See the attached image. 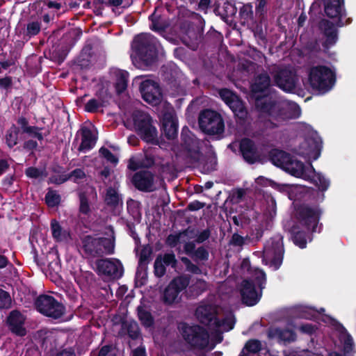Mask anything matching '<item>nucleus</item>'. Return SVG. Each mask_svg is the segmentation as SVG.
Wrapping results in <instances>:
<instances>
[{
	"label": "nucleus",
	"mask_w": 356,
	"mask_h": 356,
	"mask_svg": "<svg viewBox=\"0 0 356 356\" xmlns=\"http://www.w3.org/2000/svg\"><path fill=\"white\" fill-rule=\"evenodd\" d=\"M162 127L165 136L173 139L177 135V121L172 108L168 109L161 116Z\"/></svg>",
	"instance_id": "21"
},
{
	"label": "nucleus",
	"mask_w": 356,
	"mask_h": 356,
	"mask_svg": "<svg viewBox=\"0 0 356 356\" xmlns=\"http://www.w3.org/2000/svg\"><path fill=\"white\" fill-rule=\"evenodd\" d=\"M81 143L79 147L81 152H86L91 149L95 145L97 141V136L95 131L88 127L81 129Z\"/></svg>",
	"instance_id": "28"
},
{
	"label": "nucleus",
	"mask_w": 356,
	"mask_h": 356,
	"mask_svg": "<svg viewBox=\"0 0 356 356\" xmlns=\"http://www.w3.org/2000/svg\"><path fill=\"white\" fill-rule=\"evenodd\" d=\"M269 339H277L279 341L291 342L296 339V334L291 330H282L278 327H270L268 331Z\"/></svg>",
	"instance_id": "27"
},
{
	"label": "nucleus",
	"mask_w": 356,
	"mask_h": 356,
	"mask_svg": "<svg viewBox=\"0 0 356 356\" xmlns=\"http://www.w3.org/2000/svg\"><path fill=\"white\" fill-rule=\"evenodd\" d=\"M210 234L211 233L209 229L202 231L196 236L195 241L198 243H203L209 238Z\"/></svg>",
	"instance_id": "60"
},
{
	"label": "nucleus",
	"mask_w": 356,
	"mask_h": 356,
	"mask_svg": "<svg viewBox=\"0 0 356 356\" xmlns=\"http://www.w3.org/2000/svg\"><path fill=\"white\" fill-rule=\"evenodd\" d=\"M140 91L143 99L147 103L157 106L161 102L162 94L157 82L146 79L140 83Z\"/></svg>",
	"instance_id": "18"
},
{
	"label": "nucleus",
	"mask_w": 356,
	"mask_h": 356,
	"mask_svg": "<svg viewBox=\"0 0 356 356\" xmlns=\"http://www.w3.org/2000/svg\"><path fill=\"white\" fill-rule=\"evenodd\" d=\"M17 124L20 127L23 133L26 131L31 126L29 125L28 120L24 117H20L17 120Z\"/></svg>",
	"instance_id": "64"
},
{
	"label": "nucleus",
	"mask_w": 356,
	"mask_h": 356,
	"mask_svg": "<svg viewBox=\"0 0 356 356\" xmlns=\"http://www.w3.org/2000/svg\"><path fill=\"white\" fill-rule=\"evenodd\" d=\"M257 108L261 113L258 122V137L268 136L284 122L300 116L301 109L295 102L284 99L265 97L257 99Z\"/></svg>",
	"instance_id": "2"
},
{
	"label": "nucleus",
	"mask_w": 356,
	"mask_h": 356,
	"mask_svg": "<svg viewBox=\"0 0 356 356\" xmlns=\"http://www.w3.org/2000/svg\"><path fill=\"white\" fill-rule=\"evenodd\" d=\"M177 264L175 255L173 253H166L159 255L154 261V274L158 277H163L166 271V266L175 268Z\"/></svg>",
	"instance_id": "25"
},
{
	"label": "nucleus",
	"mask_w": 356,
	"mask_h": 356,
	"mask_svg": "<svg viewBox=\"0 0 356 356\" xmlns=\"http://www.w3.org/2000/svg\"><path fill=\"white\" fill-rule=\"evenodd\" d=\"M129 337L134 339H137L140 335V332L136 323L130 324L128 329Z\"/></svg>",
	"instance_id": "59"
},
{
	"label": "nucleus",
	"mask_w": 356,
	"mask_h": 356,
	"mask_svg": "<svg viewBox=\"0 0 356 356\" xmlns=\"http://www.w3.org/2000/svg\"><path fill=\"white\" fill-rule=\"evenodd\" d=\"M285 171L294 177L310 181L322 192L327 191L330 186L329 179L321 173L316 172L311 163L305 165L302 162L293 159L292 156L286 167Z\"/></svg>",
	"instance_id": "7"
},
{
	"label": "nucleus",
	"mask_w": 356,
	"mask_h": 356,
	"mask_svg": "<svg viewBox=\"0 0 356 356\" xmlns=\"http://www.w3.org/2000/svg\"><path fill=\"white\" fill-rule=\"evenodd\" d=\"M13 80L10 76H6L0 79V88L3 89H8L12 86Z\"/></svg>",
	"instance_id": "63"
},
{
	"label": "nucleus",
	"mask_w": 356,
	"mask_h": 356,
	"mask_svg": "<svg viewBox=\"0 0 356 356\" xmlns=\"http://www.w3.org/2000/svg\"><path fill=\"white\" fill-rule=\"evenodd\" d=\"M132 182L136 188L142 191L150 192L156 189L154 176L147 170L136 172L132 178Z\"/></svg>",
	"instance_id": "20"
},
{
	"label": "nucleus",
	"mask_w": 356,
	"mask_h": 356,
	"mask_svg": "<svg viewBox=\"0 0 356 356\" xmlns=\"http://www.w3.org/2000/svg\"><path fill=\"white\" fill-rule=\"evenodd\" d=\"M324 3L325 13L327 17L333 19L330 22L323 19L320 23V29L325 37L323 47L329 48L337 41V30L336 26H342L347 24L343 22L346 13L343 0H322Z\"/></svg>",
	"instance_id": "4"
},
{
	"label": "nucleus",
	"mask_w": 356,
	"mask_h": 356,
	"mask_svg": "<svg viewBox=\"0 0 356 356\" xmlns=\"http://www.w3.org/2000/svg\"><path fill=\"white\" fill-rule=\"evenodd\" d=\"M86 174L82 169L77 168L73 170L72 172L67 175V177H63L60 179L58 183H64L65 181L71 179L74 182H79L85 178Z\"/></svg>",
	"instance_id": "43"
},
{
	"label": "nucleus",
	"mask_w": 356,
	"mask_h": 356,
	"mask_svg": "<svg viewBox=\"0 0 356 356\" xmlns=\"http://www.w3.org/2000/svg\"><path fill=\"white\" fill-rule=\"evenodd\" d=\"M193 231L187 229L178 234H170L167 238V243L170 246L175 247L178 243L185 242L186 240H190L193 238Z\"/></svg>",
	"instance_id": "34"
},
{
	"label": "nucleus",
	"mask_w": 356,
	"mask_h": 356,
	"mask_svg": "<svg viewBox=\"0 0 356 356\" xmlns=\"http://www.w3.org/2000/svg\"><path fill=\"white\" fill-rule=\"evenodd\" d=\"M40 24L38 22H31L26 27V34L29 36L37 35L40 31Z\"/></svg>",
	"instance_id": "53"
},
{
	"label": "nucleus",
	"mask_w": 356,
	"mask_h": 356,
	"mask_svg": "<svg viewBox=\"0 0 356 356\" xmlns=\"http://www.w3.org/2000/svg\"><path fill=\"white\" fill-rule=\"evenodd\" d=\"M181 139L185 149L188 153L199 154V141L186 127L181 131Z\"/></svg>",
	"instance_id": "26"
},
{
	"label": "nucleus",
	"mask_w": 356,
	"mask_h": 356,
	"mask_svg": "<svg viewBox=\"0 0 356 356\" xmlns=\"http://www.w3.org/2000/svg\"><path fill=\"white\" fill-rule=\"evenodd\" d=\"M207 288V283L202 280H197L195 284L189 286V289L195 296H197L204 291Z\"/></svg>",
	"instance_id": "50"
},
{
	"label": "nucleus",
	"mask_w": 356,
	"mask_h": 356,
	"mask_svg": "<svg viewBox=\"0 0 356 356\" xmlns=\"http://www.w3.org/2000/svg\"><path fill=\"white\" fill-rule=\"evenodd\" d=\"M255 182L257 184L262 186H271L272 188L277 190L282 191L284 188V185H280L279 184L275 183L271 179H267L263 176H260L255 179Z\"/></svg>",
	"instance_id": "44"
},
{
	"label": "nucleus",
	"mask_w": 356,
	"mask_h": 356,
	"mask_svg": "<svg viewBox=\"0 0 356 356\" xmlns=\"http://www.w3.org/2000/svg\"><path fill=\"white\" fill-rule=\"evenodd\" d=\"M115 78V89L118 94L123 92L127 87L129 73L122 70L114 69L111 72Z\"/></svg>",
	"instance_id": "30"
},
{
	"label": "nucleus",
	"mask_w": 356,
	"mask_h": 356,
	"mask_svg": "<svg viewBox=\"0 0 356 356\" xmlns=\"http://www.w3.org/2000/svg\"><path fill=\"white\" fill-rule=\"evenodd\" d=\"M307 74V83L312 90L318 95L329 92L336 81L335 72L332 68L322 65H310L306 69Z\"/></svg>",
	"instance_id": "6"
},
{
	"label": "nucleus",
	"mask_w": 356,
	"mask_h": 356,
	"mask_svg": "<svg viewBox=\"0 0 356 356\" xmlns=\"http://www.w3.org/2000/svg\"><path fill=\"white\" fill-rule=\"evenodd\" d=\"M97 273L108 279H119L123 274V266L116 259H99L96 262Z\"/></svg>",
	"instance_id": "17"
},
{
	"label": "nucleus",
	"mask_w": 356,
	"mask_h": 356,
	"mask_svg": "<svg viewBox=\"0 0 356 356\" xmlns=\"http://www.w3.org/2000/svg\"><path fill=\"white\" fill-rule=\"evenodd\" d=\"M142 166L139 156H132L129 161L128 168L132 170H136Z\"/></svg>",
	"instance_id": "56"
},
{
	"label": "nucleus",
	"mask_w": 356,
	"mask_h": 356,
	"mask_svg": "<svg viewBox=\"0 0 356 356\" xmlns=\"http://www.w3.org/2000/svg\"><path fill=\"white\" fill-rule=\"evenodd\" d=\"M26 175L30 178H38L42 175V171L34 167H29L26 170Z\"/></svg>",
	"instance_id": "57"
},
{
	"label": "nucleus",
	"mask_w": 356,
	"mask_h": 356,
	"mask_svg": "<svg viewBox=\"0 0 356 356\" xmlns=\"http://www.w3.org/2000/svg\"><path fill=\"white\" fill-rule=\"evenodd\" d=\"M283 236L275 234L265 244L262 262L273 270H277L282 265L284 256Z\"/></svg>",
	"instance_id": "10"
},
{
	"label": "nucleus",
	"mask_w": 356,
	"mask_h": 356,
	"mask_svg": "<svg viewBox=\"0 0 356 356\" xmlns=\"http://www.w3.org/2000/svg\"><path fill=\"white\" fill-rule=\"evenodd\" d=\"M26 318L17 310L12 311L7 318V323L12 332L18 336L26 335V331L24 327Z\"/></svg>",
	"instance_id": "23"
},
{
	"label": "nucleus",
	"mask_w": 356,
	"mask_h": 356,
	"mask_svg": "<svg viewBox=\"0 0 356 356\" xmlns=\"http://www.w3.org/2000/svg\"><path fill=\"white\" fill-rule=\"evenodd\" d=\"M270 78L266 73L261 74L255 78L251 88L255 95L256 102L258 99H261L265 97H273L272 96L269 97L266 95V92L270 86Z\"/></svg>",
	"instance_id": "22"
},
{
	"label": "nucleus",
	"mask_w": 356,
	"mask_h": 356,
	"mask_svg": "<svg viewBox=\"0 0 356 356\" xmlns=\"http://www.w3.org/2000/svg\"><path fill=\"white\" fill-rule=\"evenodd\" d=\"M35 305L38 311L54 319L60 318L65 313L64 305L58 302L54 297L47 295L38 298Z\"/></svg>",
	"instance_id": "16"
},
{
	"label": "nucleus",
	"mask_w": 356,
	"mask_h": 356,
	"mask_svg": "<svg viewBox=\"0 0 356 356\" xmlns=\"http://www.w3.org/2000/svg\"><path fill=\"white\" fill-rule=\"evenodd\" d=\"M134 125L135 131L143 140L153 145L159 143L157 129L153 126L149 115L141 112L136 113L134 115Z\"/></svg>",
	"instance_id": "12"
},
{
	"label": "nucleus",
	"mask_w": 356,
	"mask_h": 356,
	"mask_svg": "<svg viewBox=\"0 0 356 356\" xmlns=\"http://www.w3.org/2000/svg\"><path fill=\"white\" fill-rule=\"evenodd\" d=\"M270 210L268 214V219L271 220L276 215V202L274 198L271 197L269 202Z\"/></svg>",
	"instance_id": "61"
},
{
	"label": "nucleus",
	"mask_w": 356,
	"mask_h": 356,
	"mask_svg": "<svg viewBox=\"0 0 356 356\" xmlns=\"http://www.w3.org/2000/svg\"><path fill=\"white\" fill-rule=\"evenodd\" d=\"M270 74L274 85L287 92H293L299 81L296 69L290 65H275Z\"/></svg>",
	"instance_id": "11"
},
{
	"label": "nucleus",
	"mask_w": 356,
	"mask_h": 356,
	"mask_svg": "<svg viewBox=\"0 0 356 356\" xmlns=\"http://www.w3.org/2000/svg\"><path fill=\"white\" fill-rule=\"evenodd\" d=\"M323 321L332 326L336 332V336L339 338L340 346L342 348L345 354H349L354 350V343L353 338L348 333L345 327L339 322L330 316H326Z\"/></svg>",
	"instance_id": "19"
},
{
	"label": "nucleus",
	"mask_w": 356,
	"mask_h": 356,
	"mask_svg": "<svg viewBox=\"0 0 356 356\" xmlns=\"http://www.w3.org/2000/svg\"><path fill=\"white\" fill-rule=\"evenodd\" d=\"M149 19L151 21L149 27L154 31L161 32L164 31L168 26V22L160 15H158L156 11L149 17Z\"/></svg>",
	"instance_id": "37"
},
{
	"label": "nucleus",
	"mask_w": 356,
	"mask_h": 356,
	"mask_svg": "<svg viewBox=\"0 0 356 356\" xmlns=\"http://www.w3.org/2000/svg\"><path fill=\"white\" fill-rule=\"evenodd\" d=\"M291 156L284 151L275 149L272 151L270 154V160L272 163L283 170H286V167L290 161Z\"/></svg>",
	"instance_id": "31"
},
{
	"label": "nucleus",
	"mask_w": 356,
	"mask_h": 356,
	"mask_svg": "<svg viewBox=\"0 0 356 356\" xmlns=\"http://www.w3.org/2000/svg\"><path fill=\"white\" fill-rule=\"evenodd\" d=\"M51 230L53 238L58 242L66 241L70 238V232L63 229L56 220L51 221Z\"/></svg>",
	"instance_id": "32"
},
{
	"label": "nucleus",
	"mask_w": 356,
	"mask_h": 356,
	"mask_svg": "<svg viewBox=\"0 0 356 356\" xmlns=\"http://www.w3.org/2000/svg\"><path fill=\"white\" fill-rule=\"evenodd\" d=\"M215 12L220 15L222 19H226L234 15L236 13V8L234 4L228 1H225L223 7L221 8L219 3H215Z\"/></svg>",
	"instance_id": "35"
},
{
	"label": "nucleus",
	"mask_w": 356,
	"mask_h": 356,
	"mask_svg": "<svg viewBox=\"0 0 356 356\" xmlns=\"http://www.w3.org/2000/svg\"><path fill=\"white\" fill-rule=\"evenodd\" d=\"M119 196L115 188H108L106 191L105 202L108 205L115 206L119 202Z\"/></svg>",
	"instance_id": "46"
},
{
	"label": "nucleus",
	"mask_w": 356,
	"mask_h": 356,
	"mask_svg": "<svg viewBox=\"0 0 356 356\" xmlns=\"http://www.w3.org/2000/svg\"><path fill=\"white\" fill-rule=\"evenodd\" d=\"M298 312V316L300 318H306V319H315L316 316L321 312H324L323 308H321V311H315L312 307H299L296 309Z\"/></svg>",
	"instance_id": "39"
},
{
	"label": "nucleus",
	"mask_w": 356,
	"mask_h": 356,
	"mask_svg": "<svg viewBox=\"0 0 356 356\" xmlns=\"http://www.w3.org/2000/svg\"><path fill=\"white\" fill-rule=\"evenodd\" d=\"M160 47L156 38L150 33L136 35L132 42L131 58L133 64L139 69H145L152 65L156 58Z\"/></svg>",
	"instance_id": "5"
},
{
	"label": "nucleus",
	"mask_w": 356,
	"mask_h": 356,
	"mask_svg": "<svg viewBox=\"0 0 356 356\" xmlns=\"http://www.w3.org/2000/svg\"><path fill=\"white\" fill-rule=\"evenodd\" d=\"M227 105L230 108L234 115L240 119H243L246 116L247 111L242 102L236 95Z\"/></svg>",
	"instance_id": "36"
},
{
	"label": "nucleus",
	"mask_w": 356,
	"mask_h": 356,
	"mask_svg": "<svg viewBox=\"0 0 356 356\" xmlns=\"http://www.w3.org/2000/svg\"><path fill=\"white\" fill-rule=\"evenodd\" d=\"M179 36L182 42L189 45L191 41L197 39V33L194 26L188 22H185L181 26Z\"/></svg>",
	"instance_id": "33"
},
{
	"label": "nucleus",
	"mask_w": 356,
	"mask_h": 356,
	"mask_svg": "<svg viewBox=\"0 0 356 356\" xmlns=\"http://www.w3.org/2000/svg\"><path fill=\"white\" fill-rule=\"evenodd\" d=\"M82 248L87 256L92 257L113 254L115 249V236L113 228H108L107 238L86 236L82 241Z\"/></svg>",
	"instance_id": "9"
},
{
	"label": "nucleus",
	"mask_w": 356,
	"mask_h": 356,
	"mask_svg": "<svg viewBox=\"0 0 356 356\" xmlns=\"http://www.w3.org/2000/svg\"><path fill=\"white\" fill-rule=\"evenodd\" d=\"M138 316L141 323L146 327H150L154 324V318L151 313L144 307H138Z\"/></svg>",
	"instance_id": "38"
},
{
	"label": "nucleus",
	"mask_w": 356,
	"mask_h": 356,
	"mask_svg": "<svg viewBox=\"0 0 356 356\" xmlns=\"http://www.w3.org/2000/svg\"><path fill=\"white\" fill-rule=\"evenodd\" d=\"M239 15L243 23L248 22L253 19L252 6L250 3L244 4L240 9Z\"/></svg>",
	"instance_id": "42"
},
{
	"label": "nucleus",
	"mask_w": 356,
	"mask_h": 356,
	"mask_svg": "<svg viewBox=\"0 0 356 356\" xmlns=\"http://www.w3.org/2000/svg\"><path fill=\"white\" fill-rule=\"evenodd\" d=\"M45 202L49 207H55L59 204L60 196L55 191H49L45 195Z\"/></svg>",
	"instance_id": "45"
},
{
	"label": "nucleus",
	"mask_w": 356,
	"mask_h": 356,
	"mask_svg": "<svg viewBox=\"0 0 356 356\" xmlns=\"http://www.w3.org/2000/svg\"><path fill=\"white\" fill-rule=\"evenodd\" d=\"M252 278L243 280L238 287L242 301L248 306L255 305L259 301L266 282L265 273L259 268L254 270Z\"/></svg>",
	"instance_id": "8"
},
{
	"label": "nucleus",
	"mask_w": 356,
	"mask_h": 356,
	"mask_svg": "<svg viewBox=\"0 0 356 356\" xmlns=\"http://www.w3.org/2000/svg\"><path fill=\"white\" fill-rule=\"evenodd\" d=\"M241 153L244 160L249 163L258 161L260 154L254 143L248 138H243L239 144Z\"/></svg>",
	"instance_id": "24"
},
{
	"label": "nucleus",
	"mask_w": 356,
	"mask_h": 356,
	"mask_svg": "<svg viewBox=\"0 0 356 356\" xmlns=\"http://www.w3.org/2000/svg\"><path fill=\"white\" fill-rule=\"evenodd\" d=\"M299 330L303 333L312 334L314 332L316 327L311 323H306L300 326Z\"/></svg>",
	"instance_id": "62"
},
{
	"label": "nucleus",
	"mask_w": 356,
	"mask_h": 356,
	"mask_svg": "<svg viewBox=\"0 0 356 356\" xmlns=\"http://www.w3.org/2000/svg\"><path fill=\"white\" fill-rule=\"evenodd\" d=\"M99 153L109 162L116 164L118 162V158L108 149L102 147Z\"/></svg>",
	"instance_id": "54"
},
{
	"label": "nucleus",
	"mask_w": 356,
	"mask_h": 356,
	"mask_svg": "<svg viewBox=\"0 0 356 356\" xmlns=\"http://www.w3.org/2000/svg\"><path fill=\"white\" fill-rule=\"evenodd\" d=\"M261 343L260 341L257 339L249 340L246 343L242 351L244 353L251 356V354L257 353L261 349Z\"/></svg>",
	"instance_id": "41"
},
{
	"label": "nucleus",
	"mask_w": 356,
	"mask_h": 356,
	"mask_svg": "<svg viewBox=\"0 0 356 356\" xmlns=\"http://www.w3.org/2000/svg\"><path fill=\"white\" fill-rule=\"evenodd\" d=\"M321 210L318 206L302 205L297 210L298 225L291 228L293 243L300 248L306 247L307 241L312 238L311 232H320L322 225H319Z\"/></svg>",
	"instance_id": "3"
},
{
	"label": "nucleus",
	"mask_w": 356,
	"mask_h": 356,
	"mask_svg": "<svg viewBox=\"0 0 356 356\" xmlns=\"http://www.w3.org/2000/svg\"><path fill=\"white\" fill-rule=\"evenodd\" d=\"M190 277L181 275L175 277L165 288L163 300L167 305L178 303L181 300V293L189 286Z\"/></svg>",
	"instance_id": "15"
},
{
	"label": "nucleus",
	"mask_w": 356,
	"mask_h": 356,
	"mask_svg": "<svg viewBox=\"0 0 356 356\" xmlns=\"http://www.w3.org/2000/svg\"><path fill=\"white\" fill-rule=\"evenodd\" d=\"M302 126L305 131V143L307 145V147H300L298 154L305 158L316 160L321 154L322 140L311 126L306 124H302Z\"/></svg>",
	"instance_id": "13"
},
{
	"label": "nucleus",
	"mask_w": 356,
	"mask_h": 356,
	"mask_svg": "<svg viewBox=\"0 0 356 356\" xmlns=\"http://www.w3.org/2000/svg\"><path fill=\"white\" fill-rule=\"evenodd\" d=\"M101 106H103V101L91 99L86 103L85 109L88 112H95Z\"/></svg>",
	"instance_id": "51"
},
{
	"label": "nucleus",
	"mask_w": 356,
	"mask_h": 356,
	"mask_svg": "<svg viewBox=\"0 0 356 356\" xmlns=\"http://www.w3.org/2000/svg\"><path fill=\"white\" fill-rule=\"evenodd\" d=\"M11 304L12 299L9 293L0 289V309H8Z\"/></svg>",
	"instance_id": "48"
},
{
	"label": "nucleus",
	"mask_w": 356,
	"mask_h": 356,
	"mask_svg": "<svg viewBox=\"0 0 356 356\" xmlns=\"http://www.w3.org/2000/svg\"><path fill=\"white\" fill-rule=\"evenodd\" d=\"M218 308L209 302H202L197 307L195 316L201 323L207 325L215 337V343L209 342L208 332L199 325H189L185 323L179 325L186 341L192 346L200 348L213 349L216 343L222 341V333L234 328L236 320L232 312H229L223 318L217 317Z\"/></svg>",
	"instance_id": "1"
},
{
	"label": "nucleus",
	"mask_w": 356,
	"mask_h": 356,
	"mask_svg": "<svg viewBox=\"0 0 356 356\" xmlns=\"http://www.w3.org/2000/svg\"><path fill=\"white\" fill-rule=\"evenodd\" d=\"M128 212L134 218H138L140 216V203L134 200H129L127 202Z\"/></svg>",
	"instance_id": "47"
},
{
	"label": "nucleus",
	"mask_w": 356,
	"mask_h": 356,
	"mask_svg": "<svg viewBox=\"0 0 356 356\" xmlns=\"http://www.w3.org/2000/svg\"><path fill=\"white\" fill-rule=\"evenodd\" d=\"M41 130V128L35 126H31L27 130H26L24 133L28 134L29 136L35 138L41 141L43 140V136Z\"/></svg>",
	"instance_id": "52"
},
{
	"label": "nucleus",
	"mask_w": 356,
	"mask_h": 356,
	"mask_svg": "<svg viewBox=\"0 0 356 356\" xmlns=\"http://www.w3.org/2000/svg\"><path fill=\"white\" fill-rule=\"evenodd\" d=\"M209 256L208 250L204 247H200L194 252L192 258L195 261H203L208 260Z\"/></svg>",
	"instance_id": "49"
},
{
	"label": "nucleus",
	"mask_w": 356,
	"mask_h": 356,
	"mask_svg": "<svg viewBox=\"0 0 356 356\" xmlns=\"http://www.w3.org/2000/svg\"><path fill=\"white\" fill-rule=\"evenodd\" d=\"M200 129L210 135L221 134L224 131L225 125L221 115L217 112L207 109L202 111L199 116Z\"/></svg>",
	"instance_id": "14"
},
{
	"label": "nucleus",
	"mask_w": 356,
	"mask_h": 356,
	"mask_svg": "<svg viewBox=\"0 0 356 356\" xmlns=\"http://www.w3.org/2000/svg\"><path fill=\"white\" fill-rule=\"evenodd\" d=\"M188 240H186L184 245V252L190 257H192L193 255L194 252L196 250L195 245L194 242L187 241Z\"/></svg>",
	"instance_id": "58"
},
{
	"label": "nucleus",
	"mask_w": 356,
	"mask_h": 356,
	"mask_svg": "<svg viewBox=\"0 0 356 356\" xmlns=\"http://www.w3.org/2000/svg\"><path fill=\"white\" fill-rule=\"evenodd\" d=\"M96 197L95 189L90 188L87 193L79 194V214L89 216L91 213L90 203Z\"/></svg>",
	"instance_id": "29"
},
{
	"label": "nucleus",
	"mask_w": 356,
	"mask_h": 356,
	"mask_svg": "<svg viewBox=\"0 0 356 356\" xmlns=\"http://www.w3.org/2000/svg\"><path fill=\"white\" fill-rule=\"evenodd\" d=\"M219 94L221 99L225 102L226 104H227L236 96L235 94H234L228 89L220 90Z\"/></svg>",
	"instance_id": "55"
},
{
	"label": "nucleus",
	"mask_w": 356,
	"mask_h": 356,
	"mask_svg": "<svg viewBox=\"0 0 356 356\" xmlns=\"http://www.w3.org/2000/svg\"><path fill=\"white\" fill-rule=\"evenodd\" d=\"M19 129L13 125L7 131L6 135V141L9 147H13L17 145L18 141Z\"/></svg>",
	"instance_id": "40"
}]
</instances>
